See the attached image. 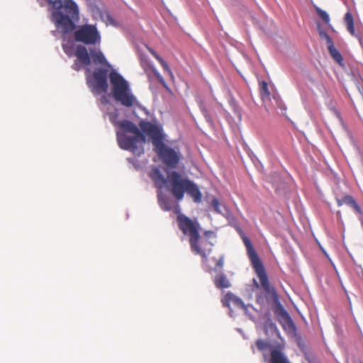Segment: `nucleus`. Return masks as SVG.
Here are the masks:
<instances>
[{"instance_id": "obj_18", "label": "nucleus", "mask_w": 363, "mask_h": 363, "mask_svg": "<svg viewBox=\"0 0 363 363\" xmlns=\"http://www.w3.org/2000/svg\"><path fill=\"white\" fill-rule=\"evenodd\" d=\"M259 92L262 98H267L270 96V92L268 89V84L264 81L259 82Z\"/></svg>"}, {"instance_id": "obj_7", "label": "nucleus", "mask_w": 363, "mask_h": 363, "mask_svg": "<svg viewBox=\"0 0 363 363\" xmlns=\"http://www.w3.org/2000/svg\"><path fill=\"white\" fill-rule=\"evenodd\" d=\"M242 241L246 247L247 252L251 264L257 274L261 286L264 291L269 294H275L274 289L270 285L268 276L266 273L264 267L253 247L250 239L245 236L242 237Z\"/></svg>"}, {"instance_id": "obj_9", "label": "nucleus", "mask_w": 363, "mask_h": 363, "mask_svg": "<svg viewBox=\"0 0 363 363\" xmlns=\"http://www.w3.org/2000/svg\"><path fill=\"white\" fill-rule=\"evenodd\" d=\"M74 38L77 42L88 45H94L101 41L100 33L95 25L84 24L74 31Z\"/></svg>"}, {"instance_id": "obj_10", "label": "nucleus", "mask_w": 363, "mask_h": 363, "mask_svg": "<svg viewBox=\"0 0 363 363\" xmlns=\"http://www.w3.org/2000/svg\"><path fill=\"white\" fill-rule=\"evenodd\" d=\"M269 363H291L284 352V346L279 345L270 347Z\"/></svg>"}, {"instance_id": "obj_29", "label": "nucleus", "mask_w": 363, "mask_h": 363, "mask_svg": "<svg viewBox=\"0 0 363 363\" xmlns=\"http://www.w3.org/2000/svg\"><path fill=\"white\" fill-rule=\"evenodd\" d=\"M223 259H219L218 260V262H217L216 265H217L218 267H221L223 266Z\"/></svg>"}, {"instance_id": "obj_15", "label": "nucleus", "mask_w": 363, "mask_h": 363, "mask_svg": "<svg viewBox=\"0 0 363 363\" xmlns=\"http://www.w3.org/2000/svg\"><path fill=\"white\" fill-rule=\"evenodd\" d=\"M345 22L348 32L353 36H357L354 30V18L350 12H347L345 15Z\"/></svg>"}, {"instance_id": "obj_14", "label": "nucleus", "mask_w": 363, "mask_h": 363, "mask_svg": "<svg viewBox=\"0 0 363 363\" xmlns=\"http://www.w3.org/2000/svg\"><path fill=\"white\" fill-rule=\"evenodd\" d=\"M213 282L218 289H226L230 286L229 280L226 276L222 273L216 276Z\"/></svg>"}, {"instance_id": "obj_24", "label": "nucleus", "mask_w": 363, "mask_h": 363, "mask_svg": "<svg viewBox=\"0 0 363 363\" xmlns=\"http://www.w3.org/2000/svg\"><path fill=\"white\" fill-rule=\"evenodd\" d=\"M62 48H63V50L64 52L68 55V56H72V45H67V44H63L62 45Z\"/></svg>"}, {"instance_id": "obj_22", "label": "nucleus", "mask_w": 363, "mask_h": 363, "mask_svg": "<svg viewBox=\"0 0 363 363\" xmlns=\"http://www.w3.org/2000/svg\"><path fill=\"white\" fill-rule=\"evenodd\" d=\"M256 346L259 350L262 351L269 347V344L264 340L259 339L256 341Z\"/></svg>"}, {"instance_id": "obj_13", "label": "nucleus", "mask_w": 363, "mask_h": 363, "mask_svg": "<svg viewBox=\"0 0 363 363\" xmlns=\"http://www.w3.org/2000/svg\"><path fill=\"white\" fill-rule=\"evenodd\" d=\"M337 203L338 206H341L343 204H347L351 206L357 213L359 214L362 213L360 206L358 205L354 198L350 195L345 196L342 199H337Z\"/></svg>"}, {"instance_id": "obj_23", "label": "nucleus", "mask_w": 363, "mask_h": 363, "mask_svg": "<svg viewBox=\"0 0 363 363\" xmlns=\"http://www.w3.org/2000/svg\"><path fill=\"white\" fill-rule=\"evenodd\" d=\"M319 35L321 39H324L326 40L327 45L333 43L331 38L328 35V34L326 32L320 30Z\"/></svg>"}, {"instance_id": "obj_21", "label": "nucleus", "mask_w": 363, "mask_h": 363, "mask_svg": "<svg viewBox=\"0 0 363 363\" xmlns=\"http://www.w3.org/2000/svg\"><path fill=\"white\" fill-rule=\"evenodd\" d=\"M158 62L162 67L164 71L167 72L170 77H173V73H172L171 69L169 68L168 64L162 58L160 60H159Z\"/></svg>"}, {"instance_id": "obj_28", "label": "nucleus", "mask_w": 363, "mask_h": 363, "mask_svg": "<svg viewBox=\"0 0 363 363\" xmlns=\"http://www.w3.org/2000/svg\"><path fill=\"white\" fill-rule=\"evenodd\" d=\"M72 68L74 69V70H77V71H79L80 69V67L77 62V61H76L73 65H72Z\"/></svg>"}, {"instance_id": "obj_3", "label": "nucleus", "mask_w": 363, "mask_h": 363, "mask_svg": "<svg viewBox=\"0 0 363 363\" xmlns=\"http://www.w3.org/2000/svg\"><path fill=\"white\" fill-rule=\"evenodd\" d=\"M175 213H178L177 217L178 227L184 235L189 237L191 251L206 259L211 252L213 247V244L208 238L213 233L211 230H206L201 236L200 235L201 225L196 219H191L186 215L179 213V206Z\"/></svg>"}, {"instance_id": "obj_11", "label": "nucleus", "mask_w": 363, "mask_h": 363, "mask_svg": "<svg viewBox=\"0 0 363 363\" xmlns=\"http://www.w3.org/2000/svg\"><path fill=\"white\" fill-rule=\"evenodd\" d=\"M279 314L282 319L281 324L283 328L289 332H294L296 330V325L287 311L281 308Z\"/></svg>"}, {"instance_id": "obj_4", "label": "nucleus", "mask_w": 363, "mask_h": 363, "mask_svg": "<svg viewBox=\"0 0 363 363\" xmlns=\"http://www.w3.org/2000/svg\"><path fill=\"white\" fill-rule=\"evenodd\" d=\"M139 126L151 138L154 150L162 163L169 168H176L180 160V154L164 143L162 128L145 121H141Z\"/></svg>"}, {"instance_id": "obj_5", "label": "nucleus", "mask_w": 363, "mask_h": 363, "mask_svg": "<svg viewBox=\"0 0 363 363\" xmlns=\"http://www.w3.org/2000/svg\"><path fill=\"white\" fill-rule=\"evenodd\" d=\"M52 6V21L56 27L64 33H70L75 30V21L79 19V10L72 0H45Z\"/></svg>"}, {"instance_id": "obj_19", "label": "nucleus", "mask_w": 363, "mask_h": 363, "mask_svg": "<svg viewBox=\"0 0 363 363\" xmlns=\"http://www.w3.org/2000/svg\"><path fill=\"white\" fill-rule=\"evenodd\" d=\"M199 108H200V110L202 112L203 115L204 116L205 118L206 119V121L209 123L212 124L213 123L212 118H211L208 111L207 110L206 107L203 104V102L200 103Z\"/></svg>"}, {"instance_id": "obj_25", "label": "nucleus", "mask_w": 363, "mask_h": 363, "mask_svg": "<svg viewBox=\"0 0 363 363\" xmlns=\"http://www.w3.org/2000/svg\"><path fill=\"white\" fill-rule=\"evenodd\" d=\"M155 76H156V78L159 81V82L164 86L167 89H169V87L164 80V79L159 74V73H155Z\"/></svg>"}, {"instance_id": "obj_27", "label": "nucleus", "mask_w": 363, "mask_h": 363, "mask_svg": "<svg viewBox=\"0 0 363 363\" xmlns=\"http://www.w3.org/2000/svg\"><path fill=\"white\" fill-rule=\"evenodd\" d=\"M150 52L153 55V57L157 60H160L162 57L152 49H149Z\"/></svg>"}, {"instance_id": "obj_1", "label": "nucleus", "mask_w": 363, "mask_h": 363, "mask_svg": "<svg viewBox=\"0 0 363 363\" xmlns=\"http://www.w3.org/2000/svg\"><path fill=\"white\" fill-rule=\"evenodd\" d=\"M111 84V94L114 100L127 108L138 105L137 98L132 93L128 82L116 70L108 73V68L94 69L92 77L87 76L86 82L90 88L106 93L108 89L107 78Z\"/></svg>"}, {"instance_id": "obj_26", "label": "nucleus", "mask_w": 363, "mask_h": 363, "mask_svg": "<svg viewBox=\"0 0 363 363\" xmlns=\"http://www.w3.org/2000/svg\"><path fill=\"white\" fill-rule=\"evenodd\" d=\"M211 205L213 208V209L216 211V212H220V209H219V207H220V202L217 199H213L211 201Z\"/></svg>"}, {"instance_id": "obj_20", "label": "nucleus", "mask_w": 363, "mask_h": 363, "mask_svg": "<svg viewBox=\"0 0 363 363\" xmlns=\"http://www.w3.org/2000/svg\"><path fill=\"white\" fill-rule=\"evenodd\" d=\"M317 13L318 14L319 17L323 21V22L326 24L329 23L330 22V17L329 15L327 13L326 11L318 8L316 9Z\"/></svg>"}, {"instance_id": "obj_6", "label": "nucleus", "mask_w": 363, "mask_h": 363, "mask_svg": "<svg viewBox=\"0 0 363 363\" xmlns=\"http://www.w3.org/2000/svg\"><path fill=\"white\" fill-rule=\"evenodd\" d=\"M120 130L116 133L118 146L125 150L140 155L144 152L143 145L146 141L145 135L133 122L123 120L116 123Z\"/></svg>"}, {"instance_id": "obj_17", "label": "nucleus", "mask_w": 363, "mask_h": 363, "mask_svg": "<svg viewBox=\"0 0 363 363\" xmlns=\"http://www.w3.org/2000/svg\"><path fill=\"white\" fill-rule=\"evenodd\" d=\"M328 49L330 55L337 62L341 63L342 62L343 58L340 52L334 46L333 43L330 45H328Z\"/></svg>"}, {"instance_id": "obj_2", "label": "nucleus", "mask_w": 363, "mask_h": 363, "mask_svg": "<svg viewBox=\"0 0 363 363\" xmlns=\"http://www.w3.org/2000/svg\"><path fill=\"white\" fill-rule=\"evenodd\" d=\"M150 176L157 188L161 189L165 186L178 201L184 199L185 193L191 196L195 203L201 201L202 194L197 184L191 180L184 178L179 172H172L168 173L165 178L160 170L155 167L152 170Z\"/></svg>"}, {"instance_id": "obj_8", "label": "nucleus", "mask_w": 363, "mask_h": 363, "mask_svg": "<svg viewBox=\"0 0 363 363\" xmlns=\"http://www.w3.org/2000/svg\"><path fill=\"white\" fill-rule=\"evenodd\" d=\"M74 55L77 61L86 67L89 66L91 62L96 65L106 66V68L111 67L101 51L96 49H91L89 54L86 47L79 45L76 47Z\"/></svg>"}, {"instance_id": "obj_30", "label": "nucleus", "mask_w": 363, "mask_h": 363, "mask_svg": "<svg viewBox=\"0 0 363 363\" xmlns=\"http://www.w3.org/2000/svg\"><path fill=\"white\" fill-rule=\"evenodd\" d=\"M355 363H363L362 361H357Z\"/></svg>"}, {"instance_id": "obj_12", "label": "nucleus", "mask_w": 363, "mask_h": 363, "mask_svg": "<svg viewBox=\"0 0 363 363\" xmlns=\"http://www.w3.org/2000/svg\"><path fill=\"white\" fill-rule=\"evenodd\" d=\"M222 303H223V306L228 307V308H230V303H233L235 306L240 307V308L244 307V303L242 301V300L240 298L235 296L231 292H228L225 295V296L222 299Z\"/></svg>"}, {"instance_id": "obj_16", "label": "nucleus", "mask_w": 363, "mask_h": 363, "mask_svg": "<svg viewBox=\"0 0 363 363\" xmlns=\"http://www.w3.org/2000/svg\"><path fill=\"white\" fill-rule=\"evenodd\" d=\"M157 198L158 203L162 210L168 211L172 209V204L170 201L164 197L161 192L158 194Z\"/></svg>"}]
</instances>
